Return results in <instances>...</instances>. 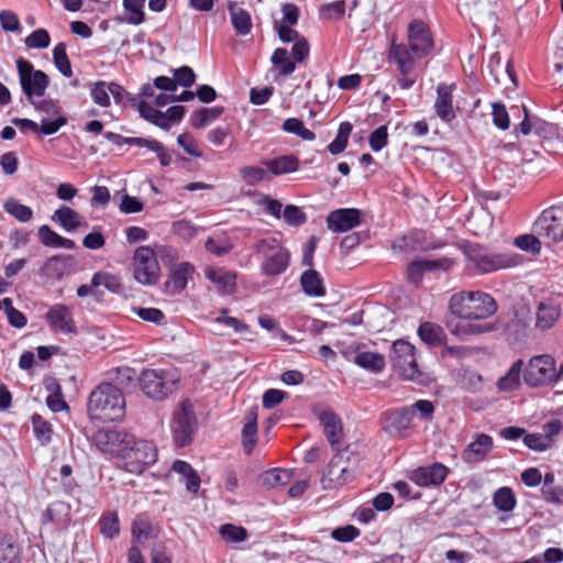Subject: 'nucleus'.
<instances>
[{
	"mask_svg": "<svg viewBox=\"0 0 563 563\" xmlns=\"http://www.w3.org/2000/svg\"><path fill=\"white\" fill-rule=\"evenodd\" d=\"M450 311L459 318L456 322H449L450 332L464 340L470 335L485 333L492 330L486 324L474 323L472 320H483L497 311L495 299L487 292L459 291L451 296Z\"/></svg>",
	"mask_w": 563,
	"mask_h": 563,
	"instance_id": "f257e3e1",
	"label": "nucleus"
},
{
	"mask_svg": "<svg viewBox=\"0 0 563 563\" xmlns=\"http://www.w3.org/2000/svg\"><path fill=\"white\" fill-rule=\"evenodd\" d=\"M408 44L393 42L389 48V59L397 65L402 76L409 75L416 65V58L428 56L434 41L430 27L422 20H412L407 27Z\"/></svg>",
	"mask_w": 563,
	"mask_h": 563,
	"instance_id": "f03ea898",
	"label": "nucleus"
},
{
	"mask_svg": "<svg viewBox=\"0 0 563 563\" xmlns=\"http://www.w3.org/2000/svg\"><path fill=\"white\" fill-rule=\"evenodd\" d=\"M88 412L92 419L103 422L122 420L125 415L122 390L111 383L100 384L89 396Z\"/></svg>",
	"mask_w": 563,
	"mask_h": 563,
	"instance_id": "7ed1b4c3",
	"label": "nucleus"
},
{
	"mask_svg": "<svg viewBox=\"0 0 563 563\" xmlns=\"http://www.w3.org/2000/svg\"><path fill=\"white\" fill-rule=\"evenodd\" d=\"M360 462V455L349 448L336 452L321 476L322 488L332 490L351 483L358 473Z\"/></svg>",
	"mask_w": 563,
	"mask_h": 563,
	"instance_id": "20e7f679",
	"label": "nucleus"
},
{
	"mask_svg": "<svg viewBox=\"0 0 563 563\" xmlns=\"http://www.w3.org/2000/svg\"><path fill=\"white\" fill-rule=\"evenodd\" d=\"M137 380L142 393L147 398L163 401L177 389L180 375L174 367L145 368Z\"/></svg>",
	"mask_w": 563,
	"mask_h": 563,
	"instance_id": "39448f33",
	"label": "nucleus"
},
{
	"mask_svg": "<svg viewBox=\"0 0 563 563\" xmlns=\"http://www.w3.org/2000/svg\"><path fill=\"white\" fill-rule=\"evenodd\" d=\"M468 269L477 274H488L517 265V257L508 253H498L487 246L470 243L464 246Z\"/></svg>",
	"mask_w": 563,
	"mask_h": 563,
	"instance_id": "423d86ee",
	"label": "nucleus"
},
{
	"mask_svg": "<svg viewBox=\"0 0 563 563\" xmlns=\"http://www.w3.org/2000/svg\"><path fill=\"white\" fill-rule=\"evenodd\" d=\"M563 373V367L556 366L555 360L548 354L532 357L523 373V380L530 387H540L556 383Z\"/></svg>",
	"mask_w": 563,
	"mask_h": 563,
	"instance_id": "0eeeda50",
	"label": "nucleus"
},
{
	"mask_svg": "<svg viewBox=\"0 0 563 563\" xmlns=\"http://www.w3.org/2000/svg\"><path fill=\"white\" fill-rule=\"evenodd\" d=\"M197 419L195 406L189 399L179 402L170 422L173 439L178 448H185L192 442Z\"/></svg>",
	"mask_w": 563,
	"mask_h": 563,
	"instance_id": "6e6552de",
	"label": "nucleus"
},
{
	"mask_svg": "<svg viewBox=\"0 0 563 563\" xmlns=\"http://www.w3.org/2000/svg\"><path fill=\"white\" fill-rule=\"evenodd\" d=\"M157 460L156 446L145 440H136L129 445L128 450L120 459L119 466L132 474H142L148 466L153 465Z\"/></svg>",
	"mask_w": 563,
	"mask_h": 563,
	"instance_id": "1a4fd4ad",
	"label": "nucleus"
},
{
	"mask_svg": "<svg viewBox=\"0 0 563 563\" xmlns=\"http://www.w3.org/2000/svg\"><path fill=\"white\" fill-rule=\"evenodd\" d=\"M91 442L101 453L115 456L120 461L129 445L134 443V437L124 429L103 428L92 434Z\"/></svg>",
	"mask_w": 563,
	"mask_h": 563,
	"instance_id": "9d476101",
	"label": "nucleus"
},
{
	"mask_svg": "<svg viewBox=\"0 0 563 563\" xmlns=\"http://www.w3.org/2000/svg\"><path fill=\"white\" fill-rule=\"evenodd\" d=\"M132 267L134 278L142 285H155L159 279V264L151 246H139L134 251Z\"/></svg>",
	"mask_w": 563,
	"mask_h": 563,
	"instance_id": "9b49d317",
	"label": "nucleus"
},
{
	"mask_svg": "<svg viewBox=\"0 0 563 563\" xmlns=\"http://www.w3.org/2000/svg\"><path fill=\"white\" fill-rule=\"evenodd\" d=\"M16 68L22 91L27 100L33 102L34 99L43 97L49 84L48 76L42 70L34 69L24 58L16 60Z\"/></svg>",
	"mask_w": 563,
	"mask_h": 563,
	"instance_id": "f8f14e48",
	"label": "nucleus"
},
{
	"mask_svg": "<svg viewBox=\"0 0 563 563\" xmlns=\"http://www.w3.org/2000/svg\"><path fill=\"white\" fill-rule=\"evenodd\" d=\"M390 360L395 371L405 379L419 380L421 373L417 365L415 346L405 340L393 344Z\"/></svg>",
	"mask_w": 563,
	"mask_h": 563,
	"instance_id": "ddd939ff",
	"label": "nucleus"
},
{
	"mask_svg": "<svg viewBox=\"0 0 563 563\" xmlns=\"http://www.w3.org/2000/svg\"><path fill=\"white\" fill-rule=\"evenodd\" d=\"M539 236L548 242H559L563 238V210L550 208L544 210L534 224Z\"/></svg>",
	"mask_w": 563,
	"mask_h": 563,
	"instance_id": "4468645a",
	"label": "nucleus"
},
{
	"mask_svg": "<svg viewBox=\"0 0 563 563\" xmlns=\"http://www.w3.org/2000/svg\"><path fill=\"white\" fill-rule=\"evenodd\" d=\"M45 320L53 332L73 334L77 327L69 307L63 303L53 305L45 314Z\"/></svg>",
	"mask_w": 563,
	"mask_h": 563,
	"instance_id": "2eb2a0df",
	"label": "nucleus"
},
{
	"mask_svg": "<svg viewBox=\"0 0 563 563\" xmlns=\"http://www.w3.org/2000/svg\"><path fill=\"white\" fill-rule=\"evenodd\" d=\"M362 211L356 208H341L331 211L327 217V227L335 233L350 231L361 224Z\"/></svg>",
	"mask_w": 563,
	"mask_h": 563,
	"instance_id": "dca6fc26",
	"label": "nucleus"
},
{
	"mask_svg": "<svg viewBox=\"0 0 563 563\" xmlns=\"http://www.w3.org/2000/svg\"><path fill=\"white\" fill-rule=\"evenodd\" d=\"M448 476V467L442 463L420 466L410 473V481L421 487L439 486Z\"/></svg>",
	"mask_w": 563,
	"mask_h": 563,
	"instance_id": "f3484780",
	"label": "nucleus"
},
{
	"mask_svg": "<svg viewBox=\"0 0 563 563\" xmlns=\"http://www.w3.org/2000/svg\"><path fill=\"white\" fill-rule=\"evenodd\" d=\"M493 448V438L486 433H478L463 451L462 459L467 464L481 463L486 460Z\"/></svg>",
	"mask_w": 563,
	"mask_h": 563,
	"instance_id": "a211bd4d",
	"label": "nucleus"
},
{
	"mask_svg": "<svg viewBox=\"0 0 563 563\" xmlns=\"http://www.w3.org/2000/svg\"><path fill=\"white\" fill-rule=\"evenodd\" d=\"M454 85L439 84L437 87V99L434 101V110L437 115L446 123L452 122L455 118L453 109V90Z\"/></svg>",
	"mask_w": 563,
	"mask_h": 563,
	"instance_id": "6ab92c4d",
	"label": "nucleus"
},
{
	"mask_svg": "<svg viewBox=\"0 0 563 563\" xmlns=\"http://www.w3.org/2000/svg\"><path fill=\"white\" fill-rule=\"evenodd\" d=\"M412 419V409L407 407L388 411L384 429L391 435H400L411 427Z\"/></svg>",
	"mask_w": 563,
	"mask_h": 563,
	"instance_id": "aec40b11",
	"label": "nucleus"
},
{
	"mask_svg": "<svg viewBox=\"0 0 563 563\" xmlns=\"http://www.w3.org/2000/svg\"><path fill=\"white\" fill-rule=\"evenodd\" d=\"M205 276L218 286L221 294L231 295L234 292L236 275L233 272L223 267L209 266L205 271Z\"/></svg>",
	"mask_w": 563,
	"mask_h": 563,
	"instance_id": "412c9836",
	"label": "nucleus"
},
{
	"mask_svg": "<svg viewBox=\"0 0 563 563\" xmlns=\"http://www.w3.org/2000/svg\"><path fill=\"white\" fill-rule=\"evenodd\" d=\"M561 316V307L559 303L549 300L538 306L536 313V328L542 332L554 327Z\"/></svg>",
	"mask_w": 563,
	"mask_h": 563,
	"instance_id": "4be33fe9",
	"label": "nucleus"
},
{
	"mask_svg": "<svg viewBox=\"0 0 563 563\" xmlns=\"http://www.w3.org/2000/svg\"><path fill=\"white\" fill-rule=\"evenodd\" d=\"M319 421L330 444L334 446L341 443L343 438L341 419L333 411L324 410L319 413Z\"/></svg>",
	"mask_w": 563,
	"mask_h": 563,
	"instance_id": "5701e85b",
	"label": "nucleus"
},
{
	"mask_svg": "<svg viewBox=\"0 0 563 563\" xmlns=\"http://www.w3.org/2000/svg\"><path fill=\"white\" fill-rule=\"evenodd\" d=\"M352 361L360 367L372 372L380 373L386 365L385 356L377 352L365 351L357 347L352 356Z\"/></svg>",
	"mask_w": 563,
	"mask_h": 563,
	"instance_id": "b1692460",
	"label": "nucleus"
},
{
	"mask_svg": "<svg viewBox=\"0 0 563 563\" xmlns=\"http://www.w3.org/2000/svg\"><path fill=\"white\" fill-rule=\"evenodd\" d=\"M52 220L57 222L67 232H73L80 227H87L84 218L67 206H62L55 210Z\"/></svg>",
	"mask_w": 563,
	"mask_h": 563,
	"instance_id": "393cba45",
	"label": "nucleus"
},
{
	"mask_svg": "<svg viewBox=\"0 0 563 563\" xmlns=\"http://www.w3.org/2000/svg\"><path fill=\"white\" fill-rule=\"evenodd\" d=\"M290 260V253L286 249H278L268 255L262 264V271L267 276H276L284 273Z\"/></svg>",
	"mask_w": 563,
	"mask_h": 563,
	"instance_id": "a878e982",
	"label": "nucleus"
},
{
	"mask_svg": "<svg viewBox=\"0 0 563 563\" xmlns=\"http://www.w3.org/2000/svg\"><path fill=\"white\" fill-rule=\"evenodd\" d=\"M194 273V266L189 263H180L177 266L170 268V275L166 282V288L170 292L183 291L188 283L189 276Z\"/></svg>",
	"mask_w": 563,
	"mask_h": 563,
	"instance_id": "bb28decb",
	"label": "nucleus"
},
{
	"mask_svg": "<svg viewBox=\"0 0 563 563\" xmlns=\"http://www.w3.org/2000/svg\"><path fill=\"white\" fill-rule=\"evenodd\" d=\"M21 548L13 534L0 531V563H20Z\"/></svg>",
	"mask_w": 563,
	"mask_h": 563,
	"instance_id": "cd10ccee",
	"label": "nucleus"
},
{
	"mask_svg": "<svg viewBox=\"0 0 563 563\" xmlns=\"http://www.w3.org/2000/svg\"><path fill=\"white\" fill-rule=\"evenodd\" d=\"M228 11L231 23L239 35H247L252 30L251 14L235 2H229Z\"/></svg>",
	"mask_w": 563,
	"mask_h": 563,
	"instance_id": "c85d7f7f",
	"label": "nucleus"
},
{
	"mask_svg": "<svg viewBox=\"0 0 563 563\" xmlns=\"http://www.w3.org/2000/svg\"><path fill=\"white\" fill-rule=\"evenodd\" d=\"M300 285L303 292L310 297L320 298L325 295L322 278L320 274L312 268L307 269L301 274Z\"/></svg>",
	"mask_w": 563,
	"mask_h": 563,
	"instance_id": "c756f323",
	"label": "nucleus"
},
{
	"mask_svg": "<svg viewBox=\"0 0 563 563\" xmlns=\"http://www.w3.org/2000/svg\"><path fill=\"white\" fill-rule=\"evenodd\" d=\"M262 163L275 176L296 172L299 165L298 158L292 155H284L274 159L263 161Z\"/></svg>",
	"mask_w": 563,
	"mask_h": 563,
	"instance_id": "7c9ffc66",
	"label": "nucleus"
},
{
	"mask_svg": "<svg viewBox=\"0 0 563 563\" xmlns=\"http://www.w3.org/2000/svg\"><path fill=\"white\" fill-rule=\"evenodd\" d=\"M271 63L278 69V76L286 77L296 69V64L284 47H278L271 56Z\"/></svg>",
	"mask_w": 563,
	"mask_h": 563,
	"instance_id": "2f4dec72",
	"label": "nucleus"
},
{
	"mask_svg": "<svg viewBox=\"0 0 563 563\" xmlns=\"http://www.w3.org/2000/svg\"><path fill=\"white\" fill-rule=\"evenodd\" d=\"M523 362L521 360L515 362L508 369L506 375L500 377L497 386L500 390L511 391L519 387Z\"/></svg>",
	"mask_w": 563,
	"mask_h": 563,
	"instance_id": "473e14b6",
	"label": "nucleus"
},
{
	"mask_svg": "<svg viewBox=\"0 0 563 563\" xmlns=\"http://www.w3.org/2000/svg\"><path fill=\"white\" fill-rule=\"evenodd\" d=\"M222 113V107L202 108L191 113L190 123L195 129H202L217 120Z\"/></svg>",
	"mask_w": 563,
	"mask_h": 563,
	"instance_id": "72a5a7b5",
	"label": "nucleus"
},
{
	"mask_svg": "<svg viewBox=\"0 0 563 563\" xmlns=\"http://www.w3.org/2000/svg\"><path fill=\"white\" fill-rule=\"evenodd\" d=\"M42 275L51 279H60L67 272V260L55 255L49 257L41 268Z\"/></svg>",
	"mask_w": 563,
	"mask_h": 563,
	"instance_id": "f704fd0d",
	"label": "nucleus"
},
{
	"mask_svg": "<svg viewBox=\"0 0 563 563\" xmlns=\"http://www.w3.org/2000/svg\"><path fill=\"white\" fill-rule=\"evenodd\" d=\"M140 115L146 121L159 126L163 130H169L170 125L167 122L166 114L163 111H159L152 106H150L145 101H141L137 104Z\"/></svg>",
	"mask_w": 563,
	"mask_h": 563,
	"instance_id": "c9c22d12",
	"label": "nucleus"
},
{
	"mask_svg": "<svg viewBox=\"0 0 563 563\" xmlns=\"http://www.w3.org/2000/svg\"><path fill=\"white\" fill-rule=\"evenodd\" d=\"M493 504L499 511L509 512L516 507L517 500L512 489L504 486L494 493Z\"/></svg>",
	"mask_w": 563,
	"mask_h": 563,
	"instance_id": "e433bc0d",
	"label": "nucleus"
},
{
	"mask_svg": "<svg viewBox=\"0 0 563 563\" xmlns=\"http://www.w3.org/2000/svg\"><path fill=\"white\" fill-rule=\"evenodd\" d=\"M4 211L20 222H29L33 218V211L30 207L21 203L15 198H9L3 203Z\"/></svg>",
	"mask_w": 563,
	"mask_h": 563,
	"instance_id": "4c0bfd02",
	"label": "nucleus"
},
{
	"mask_svg": "<svg viewBox=\"0 0 563 563\" xmlns=\"http://www.w3.org/2000/svg\"><path fill=\"white\" fill-rule=\"evenodd\" d=\"M352 129L353 126L350 122L340 123L335 139L328 145V151L332 155H338L344 152L347 146Z\"/></svg>",
	"mask_w": 563,
	"mask_h": 563,
	"instance_id": "58836bf2",
	"label": "nucleus"
},
{
	"mask_svg": "<svg viewBox=\"0 0 563 563\" xmlns=\"http://www.w3.org/2000/svg\"><path fill=\"white\" fill-rule=\"evenodd\" d=\"M418 335L423 342L430 345H437L442 342L444 332L442 328L435 323L423 322L418 328Z\"/></svg>",
	"mask_w": 563,
	"mask_h": 563,
	"instance_id": "ea45409f",
	"label": "nucleus"
},
{
	"mask_svg": "<svg viewBox=\"0 0 563 563\" xmlns=\"http://www.w3.org/2000/svg\"><path fill=\"white\" fill-rule=\"evenodd\" d=\"M146 0H123V8L125 10V20L130 24L139 25L144 22V4Z\"/></svg>",
	"mask_w": 563,
	"mask_h": 563,
	"instance_id": "a19ab883",
	"label": "nucleus"
},
{
	"mask_svg": "<svg viewBox=\"0 0 563 563\" xmlns=\"http://www.w3.org/2000/svg\"><path fill=\"white\" fill-rule=\"evenodd\" d=\"M291 479V472L284 468H274L262 475L263 485L273 488L287 485Z\"/></svg>",
	"mask_w": 563,
	"mask_h": 563,
	"instance_id": "79ce46f5",
	"label": "nucleus"
},
{
	"mask_svg": "<svg viewBox=\"0 0 563 563\" xmlns=\"http://www.w3.org/2000/svg\"><path fill=\"white\" fill-rule=\"evenodd\" d=\"M100 532L103 537L113 539L120 533V522L117 512H107L99 520Z\"/></svg>",
	"mask_w": 563,
	"mask_h": 563,
	"instance_id": "37998d69",
	"label": "nucleus"
},
{
	"mask_svg": "<svg viewBox=\"0 0 563 563\" xmlns=\"http://www.w3.org/2000/svg\"><path fill=\"white\" fill-rule=\"evenodd\" d=\"M32 426L36 440L42 445L48 444L52 440V424L35 413L32 416Z\"/></svg>",
	"mask_w": 563,
	"mask_h": 563,
	"instance_id": "c03bdc74",
	"label": "nucleus"
},
{
	"mask_svg": "<svg viewBox=\"0 0 563 563\" xmlns=\"http://www.w3.org/2000/svg\"><path fill=\"white\" fill-rule=\"evenodd\" d=\"M53 60L60 74L67 78L73 76V69L66 54V44L60 42L53 49Z\"/></svg>",
	"mask_w": 563,
	"mask_h": 563,
	"instance_id": "a18cd8bd",
	"label": "nucleus"
},
{
	"mask_svg": "<svg viewBox=\"0 0 563 563\" xmlns=\"http://www.w3.org/2000/svg\"><path fill=\"white\" fill-rule=\"evenodd\" d=\"M219 533L227 542H243L247 539L249 533L244 527L232 523H224L220 527Z\"/></svg>",
	"mask_w": 563,
	"mask_h": 563,
	"instance_id": "49530a36",
	"label": "nucleus"
},
{
	"mask_svg": "<svg viewBox=\"0 0 563 563\" xmlns=\"http://www.w3.org/2000/svg\"><path fill=\"white\" fill-rule=\"evenodd\" d=\"M283 129L291 134H296L300 136L305 141H313L316 139V134L307 129L303 122L297 118H289L284 121Z\"/></svg>",
	"mask_w": 563,
	"mask_h": 563,
	"instance_id": "de8ad7c7",
	"label": "nucleus"
},
{
	"mask_svg": "<svg viewBox=\"0 0 563 563\" xmlns=\"http://www.w3.org/2000/svg\"><path fill=\"white\" fill-rule=\"evenodd\" d=\"M110 84L106 81H97L90 89V96L93 102L100 107L107 108L110 106Z\"/></svg>",
	"mask_w": 563,
	"mask_h": 563,
	"instance_id": "09e8293b",
	"label": "nucleus"
},
{
	"mask_svg": "<svg viewBox=\"0 0 563 563\" xmlns=\"http://www.w3.org/2000/svg\"><path fill=\"white\" fill-rule=\"evenodd\" d=\"M92 286H103L111 292H119L121 289V283L119 278L112 274L98 272L92 276Z\"/></svg>",
	"mask_w": 563,
	"mask_h": 563,
	"instance_id": "8fccbe9b",
	"label": "nucleus"
},
{
	"mask_svg": "<svg viewBox=\"0 0 563 563\" xmlns=\"http://www.w3.org/2000/svg\"><path fill=\"white\" fill-rule=\"evenodd\" d=\"M155 255L157 261L161 260L162 263L170 268L177 266L176 263L179 258L178 251L169 245L156 244L154 247Z\"/></svg>",
	"mask_w": 563,
	"mask_h": 563,
	"instance_id": "3c124183",
	"label": "nucleus"
},
{
	"mask_svg": "<svg viewBox=\"0 0 563 563\" xmlns=\"http://www.w3.org/2000/svg\"><path fill=\"white\" fill-rule=\"evenodd\" d=\"M24 43L29 48L43 49L49 46L51 36L45 29H37L25 37Z\"/></svg>",
	"mask_w": 563,
	"mask_h": 563,
	"instance_id": "603ef678",
	"label": "nucleus"
},
{
	"mask_svg": "<svg viewBox=\"0 0 563 563\" xmlns=\"http://www.w3.org/2000/svg\"><path fill=\"white\" fill-rule=\"evenodd\" d=\"M523 443L532 451L544 452L552 446L553 440L540 433H529L523 437Z\"/></svg>",
	"mask_w": 563,
	"mask_h": 563,
	"instance_id": "864d4df0",
	"label": "nucleus"
},
{
	"mask_svg": "<svg viewBox=\"0 0 563 563\" xmlns=\"http://www.w3.org/2000/svg\"><path fill=\"white\" fill-rule=\"evenodd\" d=\"M240 176L247 185H256L267 177V172L258 166H245L240 169Z\"/></svg>",
	"mask_w": 563,
	"mask_h": 563,
	"instance_id": "5fc2aeb1",
	"label": "nucleus"
},
{
	"mask_svg": "<svg viewBox=\"0 0 563 563\" xmlns=\"http://www.w3.org/2000/svg\"><path fill=\"white\" fill-rule=\"evenodd\" d=\"M257 423L254 420L244 424L242 430L243 449L246 454H251L256 443Z\"/></svg>",
	"mask_w": 563,
	"mask_h": 563,
	"instance_id": "6e6d98bb",
	"label": "nucleus"
},
{
	"mask_svg": "<svg viewBox=\"0 0 563 563\" xmlns=\"http://www.w3.org/2000/svg\"><path fill=\"white\" fill-rule=\"evenodd\" d=\"M368 143L374 152H379L388 144V130L386 125H380L375 129L369 137Z\"/></svg>",
	"mask_w": 563,
	"mask_h": 563,
	"instance_id": "4d7b16f0",
	"label": "nucleus"
},
{
	"mask_svg": "<svg viewBox=\"0 0 563 563\" xmlns=\"http://www.w3.org/2000/svg\"><path fill=\"white\" fill-rule=\"evenodd\" d=\"M284 220L287 224L298 227L307 221L305 212L297 206L288 205L283 212Z\"/></svg>",
	"mask_w": 563,
	"mask_h": 563,
	"instance_id": "13d9d810",
	"label": "nucleus"
},
{
	"mask_svg": "<svg viewBox=\"0 0 563 563\" xmlns=\"http://www.w3.org/2000/svg\"><path fill=\"white\" fill-rule=\"evenodd\" d=\"M110 93L112 95L115 103L125 106L128 103L135 106L136 98L128 92L121 85L110 82Z\"/></svg>",
	"mask_w": 563,
	"mask_h": 563,
	"instance_id": "bf43d9fd",
	"label": "nucleus"
},
{
	"mask_svg": "<svg viewBox=\"0 0 563 563\" xmlns=\"http://www.w3.org/2000/svg\"><path fill=\"white\" fill-rule=\"evenodd\" d=\"M66 123L67 119L64 115L55 117V119H42L41 124H38V131L44 135H52L56 133Z\"/></svg>",
	"mask_w": 563,
	"mask_h": 563,
	"instance_id": "052dcab7",
	"label": "nucleus"
},
{
	"mask_svg": "<svg viewBox=\"0 0 563 563\" xmlns=\"http://www.w3.org/2000/svg\"><path fill=\"white\" fill-rule=\"evenodd\" d=\"M493 123L496 128L500 130H507L509 129L510 121L509 115L506 110V107L503 103H494L493 104Z\"/></svg>",
	"mask_w": 563,
	"mask_h": 563,
	"instance_id": "680f3d73",
	"label": "nucleus"
},
{
	"mask_svg": "<svg viewBox=\"0 0 563 563\" xmlns=\"http://www.w3.org/2000/svg\"><path fill=\"white\" fill-rule=\"evenodd\" d=\"M110 375L115 384L120 385L121 387H128L132 384L134 380L135 372L131 367H119L114 371L110 372Z\"/></svg>",
	"mask_w": 563,
	"mask_h": 563,
	"instance_id": "e2e57ef3",
	"label": "nucleus"
},
{
	"mask_svg": "<svg viewBox=\"0 0 563 563\" xmlns=\"http://www.w3.org/2000/svg\"><path fill=\"white\" fill-rule=\"evenodd\" d=\"M174 80L176 81V87H190L195 84L196 74L189 66H181L174 70Z\"/></svg>",
	"mask_w": 563,
	"mask_h": 563,
	"instance_id": "0e129e2a",
	"label": "nucleus"
},
{
	"mask_svg": "<svg viewBox=\"0 0 563 563\" xmlns=\"http://www.w3.org/2000/svg\"><path fill=\"white\" fill-rule=\"evenodd\" d=\"M424 269L428 272H449L455 264L451 257L444 256L434 260H423Z\"/></svg>",
	"mask_w": 563,
	"mask_h": 563,
	"instance_id": "69168bd1",
	"label": "nucleus"
},
{
	"mask_svg": "<svg viewBox=\"0 0 563 563\" xmlns=\"http://www.w3.org/2000/svg\"><path fill=\"white\" fill-rule=\"evenodd\" d=\"M0 23L5 32H19L21 29L18 15L11 10L0 12Z\"/></svg>",
	"mask_w": 563,
	"mask_h": 563,
	"instance_id": "338daca9",
	"label": "nucleus"
},
{
	"mask_svg": "<svg viewBox=\"0 0 563 563\" xmlns=\"http://www.w3.org/2000/svg\"><path fill=\"white\" fill-rule=\"evenodd\" d=\"M540 244L541 243H540L539 239H537L534 235H531V234L519 235L515 240L516 246H518L519 249H521L523 251L531 252L533 254H537L540 252V249H541Z\"/></svg>",
	"mask_w": 563,
	"mask_h": 563,
	"instance_id": "774afa93",
	"label": "nucleus"
}]
</instances>
